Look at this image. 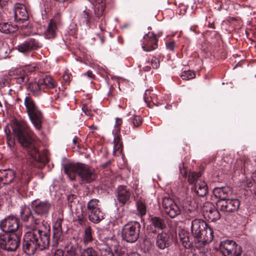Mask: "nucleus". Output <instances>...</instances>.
<instances>
[{
    "label": "nucleus",
    "mask_w": 256,
    "mask_h": 256,
    "mask_svg": "<svg viewBox=\"0 0 256 256\" xmlns=\"http://www.w3.org/2000/svg\"><path fill=\"white\" fill-rule=\"evenodd\" d=\"M52 208L51 204L48 200H34L31 204L32 216L30 224L25 225L32 231H27L24 238L23 250L28 256L33 255L36 250H42L48 248L50 245V234L48 230H42L38 226L44 221Z\"/></svg>",
    "instance_id": "1"
},
{
    "label": "nucleus",
    "mask_w": 256,
    "mask_h": 256,
    "mask_svg": "<svg viewBox=\"0 0 256 256\" xmlns=\"http://www.w3.org/2000/svg\"><path fill=\"white\" fill-rule=\"evenodd\" d=\"M14 20L17 22H24L28 19V12L26 6L20 4H15L14 10Z\"/></svg>",
    "instance_id": "16"
},
{
    "label": "nucleus",
    "mask_w": 256,
    "mask_h": 256,
    "mask_svg": "<svg viewBox=\"0 0 256 256\" xmlns=\"http://www.w3.org/2000/svg\"><path fill=\"white\" fill-rule=\"evenodd\" d=\"M87 212L89 220L94 223H98L104 218V214L100 209Z\"/></svg>",
    "instance_id": "25"
},
{
    "label": "nucleus",
    "mask_w": 256,
    "mask_h": 256,
    "mask_svg": "<svg viewBox=\"0 0 256 256\" xmlns=\"http://www.w3.org/2000/svg\"><path fill=\"white\" fill-rule=\"evenodd\" d=\"M162 206L166 214L170 218H174L181 213L180 208L170 197H164L162 198Z\"/></svg>",
    "instance_id": "10"
},
{
    "label": "nucleus",
    "mask_w": 256,
    "mask_h": 256,
    "mask_svg": "<svg viewBox=\"0 0 256 256\" xmlns=\"http://www.w3.org/2000/svg\"><path fill=\"white\" fill-rule=\"evenodd\" d=\"M202 175L201 172H194L190 173L188 176V180L190 184L194 186L192 189L200 197L205 196L208 192V186L206 183L199 179Z\"/></svg>",
    "instance_id": "8"
},
{
    "label": "nucleus",
    "mask_w": 256,
    "mask_h": 256,
    "mask_svg": "<svg viewBox=\"0 0 256 256\" xmlns=\"http://www.w3.org/2000/svg\"><path fill=\"white\" fill-rule=\"evenodd\" d=\"M99 27H100V31L101 32H100V34H98V36L100 38L101 42L102 43H103L104 42V36H103V35H102V29L101 27L100 26H99Z\"/></svg>",
    "instance_id": "52"
},
{
    "label": "nucleus",
    "mask_w": 256,
    "mask_h": 256,
    "mask_svg": "<svg viewBox=\"0 0 256 256\" xmlns=\"http://www.w3.org/2000/svg\"><path fill=\"white\" fill-rule=\"evenodd\" d=\"M191 232L198 242H202L203 244H208L213 240L212 228L201 219L195 218L192 220Z\"/></svg>",
    "instance_id": "4"
},
{
    "label": "nucleus",
    "mask_w": 256,
    "mask_h": 256,
    "mask_svg": "<svg viewBox=\"0 0 256 256\" xmlns=\"http://www.w3.org/2000/svg\"><path fill=\"white\" fill-rule=\"evenodd\" d=\"M255 194L256 196V190H255Z\"/></svg>",
    "instance_id": "62"
},
{
    "label": "nucleus",
    "mask_w": 256,
    "mask_h": 256,
    "mask_svg": "<svg viewBox=\"0 0 256 256\" xmlns=\"http://www.w3.org/2000/svg\"><path fill=\"white\" fill-rule=\"evenodd\" d=\"M80 256H99L98 252L92 247L84 249Z\"/></svg>",
    "instance_id": "34"
},
{
    "label": "nucleus",
    "mask_w": 256,
    "mask_h": 256,
    "mask_svg": "<svg viewBox=\"0 0 256 256\" xmlns=\"http://www.w3.org/2000/svg\"><path fill=\"white\" fill-rule=\"evenodd\" d=\"M82 109L86 115L90 114V112L88 105L86 104H82Z\"/></svg>",
    "instance_id": "48"
},
{
    "label": "nucleus",
    "mask_w": 256,
    "mask_h": 256,
    "mask_svg": "<svg viewBox=\"0 0 256 256\" xmlns=\"http://www.w3.org/2000/svg\"><path fill=\"white\" fill-rule=\"evenodd\" d=\"M133 256H140L139 254H133Z\"/></svg>",
    "instance_id": "61"
},
{
    "label": "nucleus",
    "mask_w": 256,
    "mask_h": 256,
    "mask_svg": "<svg viewBox=\"0 0 256 256\" xmlns=\"http://www.w3.org/2000/svg\"><path fill=\"white\" fill-rule=\"evenodd\" d=\"M84 75L87 76L90 78H93L94 76V74L90 70H88L86 73H84Z\"/></svg>",
    "instance_id": "54"
},
{
    "label": "nucleus",
    "mask_w": 256,
    "mask_h": 256,
    "mask_svg": "<svg viewBox=\"0 0 256 256\" xmlns=\"http://www.w3.org/2000/svg\"><path fill=\"white\" fill-rule=\"evenodd\" d=\"M100 256H114L113 252L109 250H102Z\"/></svg>",
    "instance_id": "43"
},
{
    "label": "nucleus",
    "mask_w": 256,
    "mask_h": 256,
    "mask_svg": "<svg viewBox=\"0 0 256 256\" xmlns=\"http://www.w3.org/2000/svg\"><path fill=\"white\" fill-rule=\"evenodd\" d=\"M58 98V94H56V95L54 96V97L52 98V100H57Z\"/></svg>",
    "instance_id": "57"
},
{
    "label": "nucleus",
    "mask_w": 256,
    "mask_h": 256,
    "mask_svg": "<svg viewBox=\"0 0 256 256\" xmlns=\"http://www.w3.org/2000/svg\"><path fill=\"white\" fill-rule=\"evenodd\" d=\"M6 50V48L4 46L0 48V57L1 58H6L7 56Z\"/></svg>",
    "instance_id": "47"
},
{
    "label": "nucleus",
    "mask_w": 256,
    "mask_h": 256,
    "mask_svg": "<svg viewBox=\"0 0 256 256\" xmlns=\"http://www.w3.org/2000/svg\"><path fill=\"white\" fill-rule=\"evenodd\" d=\"M181 78L182 80H189L195 77V73L191 70H185L182 72Z\"/></svg>",
    "instance_id": "35"
},
{
    "label": "nucleus",
    "mask_w": 256,
    "mask_h": 256,
    "mask_svg": "<svg viewBox=\"0 0 256 256\" xmlns=\"http://www.w3.org/2000/svg\"><path fill=\"white\" fill-rule=\"evenodd\" d=\"M137 210L139 214L142 216L146 214V207L145 204L140 200L136 202Z\"/></svg>",
    "instance_id": "36"
},
{
    "label": "nucleus",
    "mask_w": 256,
    "mask_h": 256,
    "mask_svg": "<svg viewBox=\"0 0 256 256\" xmlns=\"http://www.w3.org/2000/svg\"><path fill=\"white\" fill-rule=\"evenodd\" d=\"M142 42V50L147 52L155 50L158 47V40L153 32H148L144 35Z\"/></svg>",
    "instance_id": "14"
},
{
    "label": "nucleus",
    "mask_w": 256,
    "mask_h": 256,
    "mask_svg": "<svg viewBox=\"0 0 256 256\" xmlns=\"http://www.w3.org/2000/svg\"><path fill=\"white\" fill-rule=\"evenodd\" d=\"M65 252L62 249L58 248L52 251V256H64Z\"/></svg>",
    "instance_id": "41"
},
{
    "label": "nucleus",
    "mask_w": 256,
    "mask_h": 256,
    "mask_svg": "<svg viewBox=\"0 0 256 256\" xmlns=\"http://www.w3.org/2000/svg\"><path fill=\"white\" fill-rule=\"evenodd\" d=\"M150 94V91L149 90H146L144 96V99L146 102H150V98H148Z\"/></svg>",
    "instance_id": "49"
},
{
    "label": "nucleus",
    "mask_w": 256,
    "mask_h": 256,
    "mask_svg": "<svg viewBox=\"0 0 256 256\" xmlns=\"http://www.w3.org/2000/svg\"><path fill=\"white\" fill-rule=\"evenodd\" d=\"M19 226L18 218L13 216L6 217L0 224V228L2 231L6 232V234L18 230Z\"/></svg>",
    "instance_id": "12"
},
{
    "label": "nucleus",
    "mask_w": 256,
    "mask_h": 256,
    "mask_svg": "<svg viewBox=\"0 0 256 256\" xmlns=\"http://www.w3.org/2000/svg\"><path fill=\"white\" fill-rule=\"evenodd\" d=\"M42 46L41 43L34 38H30L18 46L17 50L20 52H26L30 50H36Z\"/></svg>",
    "instance_id": "15"
},
{
    "label": "nucleus",
    "mask_w": 256,
    "mask_h": 256,
    "mask_svg": "<svg viewBox=\"0 0 256 256\" xmlns=\"http://www.w3.org/2000/svg\"><path fill=\"white\" fill-rule=\"evenodd\" d=\"M170 244V235L166 232H162L158 234L156 240V246L160 249H164L169 246Z\"/></svg>",
    "instance_id": "21"
},
{
    "label": "nucleus",
    "mask_w": 256,
    "mask_h": 256,
    "mask_svg": "<svg viewBox=\"0 0 256 256\" xmlns=\"http://www.w3.org/2000/svg\"><path fill=\"white\" fill-rule=\"evenodd\" d=\"M151 64L154 68H158L160 66L159 58L154 56L151 60Z\"/></svg>",
    "instance_id": "40"
},
{
    "label": "nucleus",
    "mask_w": 256,
    "mask_h": 256,
    "mask_svg": "<svg viewBox=\"0 0 256 256\" xmlns=\"http://www.w3.org/2000/svg\"><path fill=\"white\" fill-rule=\"evenodd\" d=\"M18 30L17 25L12 24L9 22H2L0 24V32L6 34H9L16 32Z\"/></svg>",
    "instance_id": "27"
},
{
    "label": "nucleus",
    "mask_w": 256,
    "mask_h": 256,
    "mask_svg": "<svg viewBox=\"0 0 256 256\" xmlns=\"http://www.w3.org/2000/svg\"><path fill=\"white\" fill-rule=\"evenodd\" d=\"M225 209L228 212L238 210L240 206L239 201L236 199H228L225 198Z\"/></svg>",
    "instance_id": "28"
},
{
    "label": "nucleus",
    "mask_w": 256,
    "mask_h": 256,
    "mask_svg": "<svg viewBox=\"0 0 256 256\" xmlns=\"http://www.w3.org/2000/svg\"><path fill=\"white\" fill-rule=\"evenodd\" d=\"M196 210H192L190 212V214L187 216L188 219H191L194 218L196 216Z\"/></svg>",
    "instance_id": "51"
},
{
    "label": "nucleus",
    "mask_w": 256,
    "mask_h": 256,
    "mask_svg": "<svg viewBox=\"0 0 256 256\" xmlns=\"http://www.w3.org/2000/svg\"><path fill=\"white\" fill-rule=\"evenodd\" d=\"M8 83V82L6 78H2L0 79V88L4 87Z\"/></svg>",
    "instance_id": "50"
},
{
    "label": "nucleus",
    "mask_w": 256,
    "mask_h": 256,
    "mask_svg": "<svg viewBox=\"0 0 256 256\" xmlns=\"http://www.w3.org/2000/svg\"><path fill=\"white\" fill-rule=\"evenodd\" d=\"M253 178H254V181L256 182V170L254 174Z\"/></svg>",
    "instance_id": "59"
},
{
    "label": "nucleus",
    "mask_w": 256,
    "mask_h": 256,
    "mask_svg": "<svg viewBox=\"0 0 256 256\" xmlns=\"http://www.w3.org/2000/svg\"><path fill=\"white\" fill-rule=\"evenodd\" d=\"M56 18L50 21L47 29L44 33V36L46 38H52L56 36L57 30V22Z\"/></svg>",
    "instance_id": "22"
},
{
    "label": "nucleus",
    "mask_w": 256,
    "mask_h": 256,
    "mask_svg": "<svg viewBox=\"0 0 256 256\" xmlns=\"http://www.w3.org/2000/svg\"><path fill=\"white\" fill-rule=\"evenodd\" d=\"M24 106L32 123L36 130H40L42 128V120L41 112L32 98L29 96H26L24 98Z\"/></svg>",
    "instance_id": "6"
},
{
    "label": "nucleus",
    "mask_w": 256,
    "mask_h": 256,
    "mask_svg": "<svg viewBox=\"0 0 256 256\" xmlns=\"http://www.w3.org/2000/svg\"><path fill=\"white\" fill-rule=\"evenodd\" d=\"M64 170L71 180H74L77 175L80 177L84 182L88 183L95 178L93 170L83 164L70 162L64 166Z\"/></svg>",
    "instance_id": "3"
},
{
    "label": "nucleus",
    "mask_w": 256,
    "mask_h": 256,
    "mask_svg": "<svg viewBox=\"0 0 256 256\" xmlns=\"http://www.w3.org/2000/svg\"><path fill=\"white\" fill-rule=\"evenodd\" d=\"M100 205L99 200L97 199L90 200L87 204V212L99 210Z\"/></svg>",
    "instance_id": "32"
},
{
    "label": "nucleus",
    "mask_w": 256,
    "mask_h": 256,
    "mask_svg": "<svg viewBox=\"0 0 256 256\" xmlns=\"http://www.w3.org/2000/svg\"><path fill=\"white\" fill-rule=\"evenodd\" d=\"M140 225L138 222L128 224L122 230V239L128 242H134L138 238Z\"/></svg>",
    "instance_id": "9"
},
{
    "label": "nucleus",
    "mask_w": 256,
    "mask_h": 256,
    "mask_svg": "<svg viewBox=\"0 0 256 256\" xmlns=\"http://www.w3.org/2000/svg\"><path fill=\"white\" fill-rule=\"evenodd\" d=\"M179 238L180 239V242H182L184 247L190 246L189 238L187 234H186V236H184V238H182V234H179Z\"/></svg>",
    "instance_id": "38"
},
{
    "label": "nucleus",
    "mask_w": 256,
    "mask_h": 256,
    "mask_svg": "<svg viewBox=\"0 0 256 256\" xmlns=\"http://www.w3.org/2000/svg\"><path fill=\"white\" fill-rule=\"evenodd\" d=\"M142 69L144 71L148 72L150 70V67L149 66H143Z\"/></svg>",
    "instance_id": "56"
},
{
    "label": "nucleus",
    "mask_w": 256,
    "mask_h": 256,
    "mask_svg": "<svg viewBox=\"0 0 256 256\" xmlns=\"http://www.w3.org/2000/svg\"><path fill=\"white\" fill-rule=\"evenodd\" d=\"M105 8V3L104 0H96L94 6L95 16L100 18L103 15Z\"/></svg>",
    "instance_id": "29"
},
{
    "label": "nucleus",
    "mask_w": 256,
    "mask_h": 256,
    "mask_svg": "<svg viewBox=\"0 0 256 256\" xmlns=\"http://www.w3.org/2000/svg\"><path fill=\"white\" fill-rule=\"evenodd\" d=\"M180 234H182V238H184V236H186V234L184 232H182Z\"/></svg>",
    "instance_id": "60"
},
{
    "label": "nucleus",
    "mask_w": 256,
    "mask_h": 256,
    "mask_svg": "<svg viewBox=\"0 0 256 256\" xmlns=\"http://www.w3.org/2000/svg\"><path fill=\"white\" fill-rule=\"evenodd\" d=\"M14 178H16V180H18L22 183L24 182V184H28L30 178L29 174L24 170H20L16 174L12 170H0V184L1 186L10 184Z\"/></svg>",
    "instance_id": "5"
},
{
    "label": "nucleus",
    "mask_w": 256,
    "mask_h": 256,
    "mask_svg": "<svg viewBox=\"0 0 256 256\" xmlns=\"http://www.w3.org/2000/svg\"><path fill=\"white\" fill-rule=\"evenodd\" d=\"M166 48L168 50L173 51L175 47V43L174 41L170 42L166 44Z\"/></svg>",
    "instance_id": "46"
},
{
    "label": "nucleus",
    "mask_w": 256,
    "mask_h": 256,
    "mask_svg": "<svg viewBox=\"0 0 256 256\" xmlns=\"http://www.w3.org/2000/svg\"><path fill=\"white\" fill-rule=\"evenodd\" d=\"M8 1V0H0V6L1 7L4 6L7 4Z\"/></svg>",
    "instance_id": "55"
},
{
    "label": "nucleus",
    "mask_w": 256,
    "mask_h": 256,
    "mask_svg": "<svg viewBox=\"0 0 256 256\" xmlns=\"http://www.w3.org/2000/svg\"><path fill=\"white\" fill-rule=\"evenodd\" d=\"M132 122L134 126H138L142 122L140 117L138 116H135L132 119Z\"/></svg>",
    "instance_id": "42"
},
{
    "label": "nucleus",
    "mask_w": 256,
    "mask_h": 256,
    "mask_svg": "<svg viewBox=\"0 0 256 256\" xmlns=\"http://www.w3.org/2000/svg\"><path fill=\"white\" fill-rule=\"evenodd\" d=\"M28 90L35 96H40L42 92H44V88L42 86V82L40 80L38 82H30L28 88Z\"/></svg>",
    "instance_id": "23"
},
{
    "label": "nucleus",
    "mask_w": 256,
    "mask_h": 256,
    "mask_svg": "<svg viewBox=\"0 0 256 256\" xmlns=\"http://www.w3.org/2000/svg\"><path fill=\"white\" fill-rule=\"evenodd\" d=\"M213 194L218 199L216 206L218 209L224 212V188L223 186L215 188L213 190Z\"/></svg>",
    "instance_id": "19"
},
{
    "label": "nucleus",
    "mask_w": 256,
    "mask_h": 256,
    "mask_svg": "<svg viewBox=\"0 0 256 256\" xmlns=\"http://www.w3.org/2000/svg\"><path fill=\"white\" fill-rule=\"evenodd\" d=\"M122 120L120 118H116L115 120V124L114 126V128L112 130V134L114 136V150L113 154L114 155H117L118 154H120L122 152V144L119 134L120 130V126L122 124Z\"/></svg>",
    "instance_id": "11"
},
{
    "label": "nucleus",
    "mask_w": 256,
    "mask_h": 256,
    "mask_svg": "<svg viewBox=\"0 0 256 256\" xmlns=\"http://www.w3.org/2000/svg\"><path fill=\"white\" fill-rule=\"evenodd\" d=\"M225 256H240L242 252L240 247L238 248L236 242L232 240H225Z\"/></svg>",
    "instance_id": "17"
},
{
    "label": "nucleus",
    "mask_w": 256,
    "mask_h": 256,
    "mask_svg": "<svg viewBox=\"0 0 256 256\" xmlns=\"http://www.w3.org/2000/svg\"><path fill=\"white\" fill-rule=\"evenodd\" d=\"M40 82H42L43 88L44 86L46 88H53L57 85L56 82L50 76H46L42 80H40Z\"/></svg>",
    "instance_id": "30"
},
{
    "label": "nucleus",
    "mask_w": 256,
    "mask_h": 256,
    "mask_svg": "<svg viewBox=\"0 0 256 256\" xmlns=\"http://www.w3.org/2000/svg\"><path fill=\"white\" fill-rule=\"evenodd\" d=\"M142 66V64L139 66L140 67H141Z\"/></svg>",
    "instance_id": "64"
},
{
    "label": "nucleus",
    "mask_w": 256,
    "mask_h": 256,
    "mask_svg": "<svg viewBox=\"0 0 256 256\" xmlns=\"http://www.w3.org/2000/svg\"><path fill=\"white\" fill-rule=\"evenodd\" d=\"M64 256H80V255L77 252L75 248L71 246L66 250Z\"/></svg>",
    "instance_id": "37"
},
{
    "label": "nucleus",
    "mask_w": 256,
    "mask_h": 256,
    "mask_svg": "<svg viewBox=\"0 0 256 256\" xmlns=\"http://www.w3.org/2000/svg\"><path fill=\"white\" fill-rule=\"evenodd\" d=\"M202 212L204 218L208 222H215L220 218V214L211 202H206Z\"/></svg>",
    "instance_id": "13"
},
{
    "label": "nucleus",
    "mask_w": 256,
    "mask_h": 256,
    "mask_svg": "<svg viewBox=\"0 0 256 256\" xmlns=\"http://www.w3.org/2000/svg\"><path fill=\"white\" fill-rule=\"evenodd\" d=\"M93 232L90 226L86 227L84 229L83 234L84 242L85 244H88L93 240Z\"/></svg>",
    "instance_id": "31"
},
{
    "label": "nucleus",
    "mask_w": 256,
    "mask_h": 256,
    "mask_svg": "<svg viewBox=\"0 0 256 256\" xmlns=\"http://www.w3.org/2000/svg\"><path fill=\"white\" fill-rule=\"evenodd\" d=\"M0 256H2V254L0 252Z\"/></svg>",
    "instance_id": "63"
},
{
    "label": "nucleus",
    "mask_w": 256,
    "mask_h": 256,
    "mask_svg": "<svg viewBox=\"0 0 256 256\" xmlns=\"http://www.w3.org/2000/svg\"><path fill=\"white\" fill-rule=\"evenodd\" d=\"M20 216L22 218V220L24 222H26L24 224V227L26 229L28 230V231H32L31 229H30V228H26L25 226V225L26 224H30L32 222H28V220L29 218H30L31 215H32V210H30V208H26V206H22L20 207Z\"/></svg>",
    "instance_id": "26"
},
{
    "label": "nucleus",
    "mask_w": 256,
    "mask_h": 256,
    "mask_svg": "<svg viewBox=\"0 0 256 256\" xmlns=\"http://www.w3.org/2000/svg\"><path fill=\"white\" fill-rule=\"evenodd\" d=\"M62 218H58L54 222L53 226V237L57 242L61 238L62 234L64 232V228H62Z\"/></svg>",
    "instance_id": "20"
},
{
    "label": "nucleus",
    "mask_w": 256,
    "mask_h": 256,
    "mask_svg": "<svg viewBox=\"0 0 256 256\" xmlns=\"http://www.w3.org/2000/svg\"><path fill=\"white\" fill-rule=\"evenodd\" d=\"M28 80V76L23 74L16 78V82L20 84L26 83Z\"/></svg>",
    "instance_id": "39"
},
{
    "label": "nucleus",
    "mask_w": 256,
    "mask_h": 256,
    "mask_svg": "<svg viewBox=\"0 0 256 256\" xmlns=\"http://www.w3.org/2000/svg\"><path fill=\"white\" fill-rule=\"evenodd\" d=\"M72 142L74 144H76L77 142H78V138H74L73 140H72Z\"/></svg>",
    "instance_id": "58"
},
{
    "label": "nucleus",
    "mask_w": 256,
    "mask_h": 256,
    "mask_svg": "<svg viewBox=\"0 0 256 256\" xmlns=\"http://www.w3.org/2000/svg\"><path fill=\"white\" fill-rule=\"evenodd\" d=\"M150 223L152 229L153 228H154V230H152L153 232H155L156 230H162L166 226L164 220L157 216L152 218L150 220Z\"/></svg>",
    "instance_id": "24"
},
{
    "label": "nucleus",
    "mask_w": 256,
    "mask_h": 256,
    "mask_svg": "<svg viewBox=\"0 0 256 256\" xmlns=\"http://www.w3.org/2000/svg\"><path fill=\"white\" fill-rule=\"evenodd\" d=\"M179 170L180 174L183 177L186 178L187 176V172L183 164L179 166Z\"/></svg>",
    "instance_id": "44"
},
{
    "label": "nucleus",
    "mask_w": 256,
    "mask_h": 256,
    "mask_svg": "<svg viewBox=\"0 0 256 256\" xmlns=\"http://www.w3.org/2000/svg\"><path fill=\"white\" fill-rule=\"evenodd\" d=\"M5 132L7 137V144L10 148L15 144L14 136L18 138L21 145L26 149L28 154L35 160L47 162L42 160L40 154L36 148V143L30 137V130L27 124L24 121L19 122L16 119L12 120L10 124L6 126Z\"/></svg>",
    "instance_id": "2"
},
{
    "label": "nucleus",
    "mask_w": 256,
    "mask_h": 256,
    "mask_svg": "<svg viewBox=\"0 0 256 256\" xmlns=\"http://www.w3.org/2000/svg\"><path fill=\"white\" fill-rule=\"evenodd\" d=\"M132 192L126 186H120L118 188L117 198L120 202L124 204L129 202Z\"/></svg>",
    "instance_id": "18"
},
{
    "label": "nucleus",
    "mask_w": 256,
    "mask_h": 256,
    "mask_svg": "<svg viewBox=\"0 0 256 256\" xmlns=\"http://www.w3.org/2000/svg\"><path fill=\"white\" fill-rule=\"evenodd\" d=\"M90 18L89 10H86L82 12L80 15V22L86 24L87 26H90Z\"/></svg>",
    "instance_id": "33"
},
{
    "label": "nucleus",
    "mask_w": 256,
    "mask_h": 256,
    "mask_svg": "<svg viewBox=\"0 0 256 256\" xmlns=\"http://www.w3.org/2000/svg\"><path fill=\"white\" fill-rule=\"evenodd\" d=\"M20 234H0V248L8 252H14L20 246Z\"/></svg>",
    "instance_id": "7"
},
{
    "label": "nucleus",
    "mask_w": 256,
    "mask_h": 256,
    "mask_svg": "<svg viewBox=\"0 0 256 256\" xmlns=\"http://www.w3.org/2000/svg\"><path fill=\"white\" fill-rule=\"evenodd\" d=\"M242 186H244L245 187H251L252 185V181L250 179H246L242 181Z\"/></svg>",
    "instance_id": "45"
},
{
    "label": "nucleus",
    "mask_w": 256,
    "mask_h": 256,
    "mask_svg": "<svg viewBox=\"0 0 256 256\" xmlns=\"http://www.w3.org/2000/svg\"><path fill=\"white\" fill-rule=\"evenodd\" d=\"M110 164H111V161L109 160L107 161L106 162L102 164H101V166L104 168H107Z\"/></svg>",
    "instance_id": "53"
}]
</instances>
